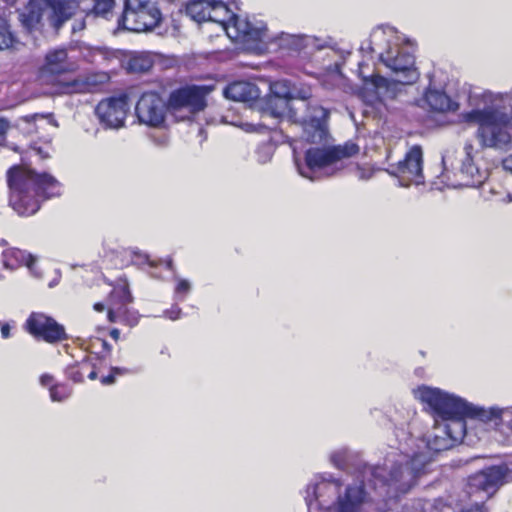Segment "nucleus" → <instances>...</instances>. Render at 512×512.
<instances>
[{
	"label": "nucleus",
	"instance_id": "nucleus-22",
	"mask_svg": "<svg viewBox=\"0 0 512 512\" xmlns=\"http://www.w3.org/2000/svg\"><path fill=\"white\" fill-rule=\"evenodd\" d=\"M424 100L430 109L436 110L437 112H445V110H456L458 105L452 101L445 90L431 88L426 89L424 94Z\"/></svg>",
	"mask_w": 512,
	"mask_h": 512
},
{
	"label": "nucleus",
	"instance_id": "nucleus-5",
	"mask_svg": "<svg viewBox=\"0 0 512 512\" xmlns=\"http://www.w3.org/2000/svg\"><path fill=\"white\" fill-rule=\"evenodd\" d=\"M358 151L359 145L354 142L332 147H311L304 152L303 157L293 148V160L300 175L315 181L338 174L345 166L344 159L356 155Z\"/></svg>",
	"mask_w": 512,
	"mask_h": 512
},
{
	"label": "nucleus",
	"instance_id": "nucleus-12",
	"mask_svg": "<svg viewBox=\"0 0 512 512\" xmlns=\"http://www.w3.org/2000/svg\"><path fill=\"white\" fill-rule=\"evenodd\" d=\"M220 25L227 32L228 37L235 40L265 41L269 38L267 26L263 21L252 23L248 18L240 17L235 13H230L229 21L224 18V22Z\"/></svg>",
	"mask_w": 512,
	"mask_h": 512
},
{
	"label": "nucleus",
	"instance_id": "nucleus-1",
	"mask_svg": "<svg viewBox=\"0 0 512 512\" xmlns=\"http://www.w3.org/2000/svg\"><path fill=\"white\" fill-rule=\"evenodd\" d=\"M415 395L435 420L433 431L426 436V449L417 452L392 449L385 454L381 465L374 466L363 462L352 450H335L330 455L333 466L346 473H357L361 483L344 485L341 478L327 472L314 476L306 487L308 512H363L366 503L373 500L400 499L429 472L433 451L451 449L468 436L466 418L497 428L502 424V414L508 410L475 406L441 388L422 386Z\"/></svg>",
	"mask_w": 512,
	"mask_h": 512
},
{
	"label": "nucleus",
	"instance_id": "nucleus-58",
	"mask_svg": "<svg viewBox=\"0 0 512 512\" xmlns=\"http://www.w3.org/2000/svg\"><path fill=\"white\" fill-rule=\"evenodd\" d=\"M236 1L237 0H228V2H230L231 4H236Z\"/></svg>",
	"mask_w": 512,
	"mask_h": 512
},
{
	"label": "nucleus",
	"instance_id": "nucleus-14",
	"mask_svg": "<svg viewBox=\"0 0 512 512\" xmlns=\"http://www.w3.org/2000/svg\"><path fill=\"white\" fill-rule=\"evenodd\" d=\"M169 109L158 92H144L137 101L135 112L140 122L149 126H161Z\"/></svg>",
	"mask_w": 512,
	"mask_h": 512
},
{
	"label": "nucleus",
	"instance_id": "nucleus-25",
	"mask_svg": "<svg viewBox=\"0 0 512 512\" xmlns=\"http://www.w3.org/2000/svg\"><path fill=\"white\" fill-rule=\"evenodd\" d=\"M153 59L148 54H133L126 62V70L130 73H145L152 69Z\"/></svg>",
	"mask_w": 512,
	"mask_h": 512
},
{
	"label": "nucleus",
	"instance_id": "nucleus-39",
	"mask_svg": "<svg viewBox=\"0 0 512 512\" xmlns=\"http://www.w3.org/2000/svg\"><path fill=\"white\" fill-rule=\"evenodd\" d=\"M96 342H99L102 346L101 355H105V359L108 355H110L112 351V346L109 344L106 340H101V338H96L94 342H92V345L94 346Z\"/></svg>",
	"mask_w": 512,
	"mask_h": 512
},
{
	"label": "nucleus",
	"instance_id": "nucleus-23",
	"mask_svg": "<svg viewBox=\"0 0 512 512\" xmlns=\"http://www.w3.org/2000/svg\"><path fill=\"white\" fill-rule=\"evenodd\" d=\"M85 367H92L90 372L88 373V378L96 379V367L97 364L93 363L91 360H86V355L80 361H75L73 364H69L65 368V375L67 378L72 379L74 382H81L84 379V369Z\"/></svg>",
	"mask_w": 512,
	"mask_h": 512
},
{
	"label": "nucleus",
	"instance_id": "nucleus-41",
	"mask_svg": "<svg viewBox=\"0 0 512 512\" xmlns=\"http://www.w3.org/2000/svg\"><path fill=\"white\" fill-rule=\"evenodd\" d=\"M11 336V325L9 322H3L1 324V337L4 339L10 338Z\"/></svg>",
	"mask_w": 512,
	"mask_h": 512
},
{
	"label": "nucleus",
	"instance_id": "nucleus-34",
	"mask_svg": "<svg viewBox=\"0 0 512 512\" xmlns=\"http://www.w3.org/2000/svg\"><path fill=\"white\" fill-rule=\"evenodd\" d=\"M257 160L260 163H266L272 158L273 152L270 145H260L256 150Z\"/></svg>",
	"mask_w": 512,
	"mask_h": 512
},
{
	"label": "nucleus",
	"instance_id": "nucleus-43",
	"mask_svg": "<svg viewBox=\"0 0 512 512\" xmlns=\"http://www.w3.org/2000/svg\"><path fill=\"white\" fill-rule=\"evenodd\" d=\"M113 382H115V373H114L113 367H112L108 376L101 377V384L110 385V384H113Z\"/></svg>",
	"mask_w": 512,
	"mask_h": 512
},
{
	"label": "nucleus",
	"instance_id": "nucleus-48",
	"mask_svg": "<svg viewBox=\"0 0 512 512\" xmlns=\"http://www.w3.org/2000/svg\"><path fill=\"white\" fill-rule=\"evenodd\" d=\"M112 371L114 372L115 377H116V375H123V374H127V372H129L128 368H123V367H112Z\"/></svg>",
	"mask_w": 512,
	"mask_h": 512
},
{
	"label": "nucleus",
	"instance_id": "nucleus-6",
	"mask_svg": "<svg viewBox=\"0 0 512 512\" xmlns=\"http://www.w3.org/2000/svg\"><path fill=\"white\" fill-rule=\"evenodd\" d=\"M78 7L77 0H28L19 10V20L28 31L40 30L44 11L49 9L48 22L57 31L75 15Z\"/></svg>",
	"mask_w": 512,
	"mask_h": 512
},
{
	"label": "nucleus",
	"instance_id": "nucleus-54",
	"mask_svg": "<svg viewBox=\"0 0 512 512\" xmlns=\"http://www.w3.org/2000/svg\"><path fill=\"white\" fill-rule=\"evenodd\" d=\"M91 368H92V367H85V369H84V374H85V372H86V373H87V375H88V372H90Z\"/></svg>",
	"mask_w": 512,
	"mask_h": 512
},
{
	"label": "nucleus",
	"instance_id": "nucleus-9",
	"mask_svg": "<svg viewBox=\"0 0 512 512\" xmlns=\"http://www.w3.org/2000/svg\"><path fill=\"white\" fill-rule=\"evenodd\" d=\"M212 86L207 85H185L172 90L168 99L169 109L173 113L186 110V117H191L195 113L204 110L207 105V96L212 90ZM181 116V119H185Z\"/></svg>",
	"mask_w": 512,
	"mask_h": 512
},
{
	"label": "nucleus",
	"instance_id": "nucleus-62",
	"mask_svg": "<svg viewBox=\"0 0 512 512\" xmlns=\"http://www.w3.org/2000/svg\"><path fill=\"white\" fill-rule=\"evenodd\" d=\"M15 1H16V0H12V1H10V4H11V5H14V4H15Z\"/></svg>",
	"mask_w": 512,
	"mask_h": 512
},
{
	"label": "nucleus",
	"instance_id": "nucleus-8",
	"mask_svg": "<svg viewBox=\"0 0 512 512\" xmlns=\"http://www.w3.org/2000/svg\"><path fill=\"white\" fill-rule=\"evenodd\" d=\"M163 0H124V11L118 19L119 27L130 31H147L162 21Z\"/></svg>",
	"mask_w": 512,
	"mask_h": 512
},
{
	"label": "nucleus",
	"instance_id": "nucleus-21",
	"mask_svg": "<svg viewBox=\"0 0 512 512\" xmlns=\"http://www.w3.org/2000/svg\"><path fill=\"white\" fill-rule=\"evenodd\" d=\"M271 91L273 93L272 103L280 104V109H273L274 117H282L286 112H292L291 100L293 94L287 83L284 80H277L272 83Z\"/></svg>",
	"mask_w": 512,
	"mask_h": 512
},
{
	"label": "nucleus",
	"instance_id": "nucleus-50",
	"mask_svg": "<svg viewBox=\"0 0 512 512\" xmlns=\"http://www.w3.org/2000/svg\"><path fill=\"white\" fill-rule=\"evenodd\" d=\"M134 315L137 317V323H138L139 315L137 314V312L129 311V309H128V313L126 314L127 319H130V320L133 319Z\"/></svg>",
	"mask_w": 512,
	"mask_h": 512
},
{
	"label": "nucleus",
	"instance_id": "nucleus-16",
	"mask_svg": "<svg viewBox=\"0 0 512 512\" xmlns=\"http://www.w3.org/2000/svg\"><path fill=\"white\" fill-rule=\"evenodd\" d=\"M26 329L36 338L47 342L62 341L66 338L65 328L58 324L54 318L47 317L41 312H33L26 321Z\"/></svg>",
	"mask_w": 512,
	"mask_h": 512
},
{
	"label": "nucleus",
	"instance_id": "nucleus-35",
	"mask_svg": "<svg viewBox=\"0 0 512 512\" xmlns=\"http://www.w3.org/2000/svg\"><path fill=\"white\" fill-rule=\"evenodd\" d=\"M132 261L138 266L147 263L151 269H155L159 264L155 260H150V256L146 255V253H134Z\"/></svg>",
	"mask_w": 512,
	"mask_h": 512
},
{
	"label": "nucleus",
	"instance_id": "nucleus-44",
	"mask_svg": "<svg viewBox=\"0 0 512 512\" xmlns=\"http://www.w3.org/2000/svg\"><path fill=\"white\" fill-rule=\"evenodd\" d=\"M54 377L51 374H42L40 377V383L42 385H49L51 387Z\"/></svg>",
	"mask_w": 512,
	"mask_h": 512
},
{
	"label": "nucleus",
	"instance_id": "nucleus-59",
	"mask_svg": "<svg viewBox=\"0 0 512 512\" xmlns=\"http://www.w3.org/2000/svg\"><path fill=\"white\" fill-rule=\"evenodd\" d=\"M445 161H446V157H445V155H442V162L445 163Z\"/></svg>",
	"mask_w": 512,
	"mask_h": 512
},
{
	"label": "nucleus",
	"instance_id": "nucleus-29",
	"mask_svg": "<svg viewBox=\"0 0 512 512\" xmlns=\"http://www.w3.org/2000/svg\"><path fill=\"white\" fill-rule=\"evenodd\" d=\"M17 43L6 21H0V50L15 47Z\"/></svg>",
	"mask_w": 512,
	"mask_h": 512
},
{
	"label": "nucleus",
	"instance_id": "nucleus-36",
	"mask_svg": "<svg viewBox=\"0 0 512 512\" xmlns=\"http://www.w3.org/2000/svg\"><path fill=\"white\" fill-rule=\"evenodd\" d=\"M86 359H90L96 364V375L98 369H101L105 365V355H101V353L86 355Z\"/></svg>",
	"mask_w": 512,
	"mask_h": 512
},
{
	"label": "nucleus",
	"instance_id": "nucleus-20",
	"mask_svg": "<svg viewBox=\"0 0 512 512\" xmlns=\"http://www.w3.org/2000/svg\"><path fill=\"white\" fill-rule=\"evenodd\" d=\"M224 95L227 99L249 102V100L257 99L260 96V90L255 83L237 80L225 87Z\"/></svg>",
	"mask_w": 512,
	"mask_h": 512
},
{
	"label": "nucleus",
	"instance_id": "nucleus-49",
	"mask_svg": "<svg viewBox=\"0 0 512 512\" xmlns=\"http://www.w3.org/2000/svg\"><path fill=\"white\" fill-rule=\"evenodd\" d=\"M110 336L115 340V341H118V339L120 338V330H118V328H112L110 330Z\"/></svg>",
	"mask_w": 512,
	"mask_h": 512
},
{
	"label": "nucleus",
	"instance_id": "nucleus-4",
	"mask_svg": "<svg viewBox=\"0 0 512 512\" xmlns=\"http://www.w3.org/2000/svg\"><path fill=\"white\" fill-rule=\"evenodd\" d=\"M9 203L19 215L35 214L44 199L61 195V183L49 173H37L32 168L14 165L7 172Z\"/></svg>",
	"mask_w": 512,
	"mask_h": 512
},
{
	"label": "nucleus",
	"instance_id": "nucleus-19",
	"mask_svg": "<svg viewBox=\"0 0 512 512\" xmlns=\"http://www.w3.org/2000/svg\"><path fill=\"white\" fill-rule=\"evenodd\" d=\"M219 8L227 11L222 0H189L185 6V12L196 22L207 21L208 19V21L218 22L220 24V22H224L225 20L212 16L210 12V9L217 11Z\"/></svg>",
	"mask_w": 512,
	"mask_h": 512
},
{
	"label": "nucleus",
	"instance_id": "nucleus-13",
	"mask_svg": "<svg viewBox=\"0 0 512 512\" xmlns=\"http://www.w3.org/2000/svg\"><path fill=\"white\" fill-rule=\"evenodd\" d=\"M128 110V96L119 95L111 96L99 102L96 105L95 114L104 127L119 129V127L125 125Z\"/></svg>",
	"mask_w": 512,
	"mask_h": 512
},
{
	"label": "nucleus",
	"instance_id": "nucleus-26",
	"mask_svg": "<svg viewBox=\"0 0 512 512\" xmlns=\"http://www.w3.org/2000/svg\"><path fill=\"white\" fill-rule=\"evenodd\" d=\"M128 313V308H122V306H116L111 302L110 298L108 299V319L110 322H124L130 326H134L137 323L136 315L133 318L127 319L126 314Z\"/></svg>",
	"mask_w": 512,
	"mask_h": 512
},
{
	"label": "nucleus",
	"instance_id": "nucleus-3",
	"mask_svg": "<svg viewBox=\"0 0 512 512\" xmlns=\"http://www.w3.org/2000/svg\"><path fill=\"white\" fill-rule=\"evenodd\" d=\"M511 101L512 90L497 95L483 92L469 96V104L474 107L464 112L462 119L478 125L476 138L483 148L507 149L511 145L512 108L507 107Z\"/></svg>",
	"mask_w": 512,
	"mask_h": 512
},
{
	"label": "nucleus",
	"instance_id": "nucleus-11",
	"mask_svg": "<svg viewBox=\"0 0 512 512\" xmlns=\"http://www.w3.org/2000/svg\"><path fill=\"white\" fill-rule=\"evenodd\" d=\"M329 111L318 104L306 105V115L302 120V137L310 143L326 145L329 138Z\"/></svg>",
	"mask_w": 512,
	"mask_h": 512
},
{
	"label": "nucleus",
	"instance_id": "nucleus-55",
	"mask_svg": "<svg viewBox=\"0 0 512 512\" xmlns=\"http://www.w3.org/2000/svg\"><path fill=\"white\" fill-rule=\"evenodd\" d=\"M36 152H37V153H40V155H43V151H42V149H41V148H37V149H36Z\"/></svg>",
	"mask_w": 512,
	"mask_h": 512
},
{
	"label": "nucleus",
	"instance_id": "nucleus-17",
	"mask_svg": "<svg viewBox=\"0 0 512 512\" xmlns=\"http://www.w3.org/2000/svg\"><path fill=\"white\" fill-rule=\"evenodd\" d=\"M509 469L505 463L501 465L487 466L484 469L476 472L469 479L470 485L477 487L478 489L495 490L497 487L503 485L506 476L509 474Z\"/></svg>",
	"mask_w": 512,
	"mask_h": 512
},
{
	"label": "nucleus",
	"instance_id": "nucleus-33",
	"mask_svg": "<svg viewBox=\"0 0 512 512\" xmlns=\"http://www.w3.org/2000/svg\"><path fill=\"white\" fill-rule=\"evenodd\" d=\"M36 256L32 255V253H30V257L29 259H27L26 261V267L29 271V273L35 277V279H42L43 277V272L42 270H40V268H38L37 264H36Z\"/></svg>",
	"mask_w": 512,
	"mask_h": 512
},
{
	"label": "nucleus",
	"instance_id": "nucleus-31",
	"mask_svg": "<svg viewBox=\"0 0 512 512\" xmlns=\"http://www.w3.org/2000/svg\"><path fill=\"white\" fill-rule=\"evenodd\" d=\"M191 289V285L187 279H178V283L175 287V299L178 302H182L185 299L186 295H188Z\"/></svg>",
	"mask_w": 512,
	"mask_h": 512
},
{
	"label": "nucleus",
	"instance_id": "nucleus-2",
	"mask_svg": "<svg viewBox=\"0 0 512 512\" xmlns=\"http://www.w3.org/2000/svg\"><path fill=\"white\" fill-rule=\"evenodd\" d=\"M360 50L376 53L380 61L394 74L392 79L381 75L366 76L363 71L364 63H359V75L364 86H372L376 94L383 99H393L402 86L413 84L420 77L412 47L403 44L395 27L389 24L376 27L369 39L361 44Z\"/></svg>",
	"mask_w": 512,
	"mask_h": 512
},
{
	"label": "nucleus",
	"instance_id": "nucleus-52",
	"mask_svg": "<svg viewBox=\"0 0 512 512\" xmlns=\"http://www.w3.org/2000/svg\"><path fill=\"white\" fill-rule=\"evenodd\" d=\"M163 263L165 264L167 269H173V260L172 259L164 260Z\"/></svg>",
	"mask_w": 512,
	"mask_h": 512
},
{
	"label": "nucleus",
	"instance_id": "nucleus-7",
	"mask_svg": "<svg viewBox=\"0 0 512 512\" xmlns=\"http://www.w3.org/2000/svg\"><path fill=\"white\" fill-rule=\"evenodd\" d=\"M73 70V64L68 58L65 47H55L48 50L39 68V76L45 83H56L58 93H82L87 85L79 79L61 80L65 73Z\"/></svg>",
	"mask_w": 512,
	"mask_h": 512
},
{
	"label": "nucleus",
	"instance_id": "nucleus-57",
	"mask_svg": "<svg viewBox=\"0 0 512 512\" xmlns=\"http://www.w3.org/2000/svg\"><path fill=\"white\" fill-rule=\"evenodd\" d=\"M151 276H153V277H159V275H157V273H155V272H151Z\"/></svg>",
	"mask_w": 512,
	"mask_h": 512
},
{
	"label": "nucleus",
	"instance_id": "nucleus-42",
	"mask_svg": "<svg viewBox=\"0 0 512 512\" xmlns=\"http://www.w3.org/2000/svg\"><path fill=\"white\" fill-rule=\"evenodd\" d=\"M86 27V21L84 18H81L80 20L74 21L72 25V33H77V31L84 30Z\"/></svg>",
	"mask_w": 512,
	"mask_h": 512
},
{
	"label": "nucleus",
	"instance_id": "nucleus-53",
	"mask_svg": "<svg viewBox=\"0 0 512 512\" xmlns=\"http://www.w3.org/2000/svg\"><path fill=\"white\" fill-rule=\"evenodd\" d=\"M9 148H11L13 151H16V152H19V148L17 147V145H8Z\"/></svg>",
	"mask_w": 512,
	"mask_h": 512
},
{
	"label": "nucleus",
	"instance_id": "nucleus-28",
	"mask_svg": "<svg viewBox=\"0 0 512 512\" xmlns=\"http://www.w3.org/2000/svg\"><path fill=\"white\" fill-rule=\"evenodd\" d=\"M72 392L73 388L69 386V384L65 383L53 384L51 387H49L50 398L53 401L67 400Z\"/></svg>",
	"mask_w": 512,
	"mask_h": 512
},
{
	"label": "nucleus",
	"instance_id": "nucleus-63",
	"mask_svg": "<svg viewBox=\"0 0 512 512\" xmlns=\"http://www.w3.org/2000/svg\"><path fill=\"white\" fill-rule=\"evenodd\" d=\"M462 512H470V511H462Z\"/></svg>",
	"mask_w": 512,
	"mask_h": 512
},
{
	"label": "nucleus",
	"instance_id": "nucleus-45",
	"mask_svg": "<svg viewBox=\"0 0 512 512\" xmlns=\"http://www.w3.org/2000/svg\"><path fill=\"white\" fill-rule=\"evenodd\" d=\"M60 280H61V272H60V270H59V269H57V270H56V276H55V278H53V279L51 280V282H49V283H48V286H49V287L57 286V284H59Z\"/></svg>",
	"mask_w": 512,
	"mask_h": 512
},
{
	"label": "nucleus",
	"instance_id": "nucleus-32",
	"mask_svg": "<svg viewBox=\"0 0 512 512\" xmlns=\"http://www.w3.org/2000/svg\"><path fill=\"white\" fill-rule=\"evenodd\" d=\"M115 4V0H94L93 11L97 15H106L111 11Z\"/></svg>",
	"mask_w": 512,
	"mask_h": 512
},
{
	"label": "nucleus",
	"instance_id": "nucleus-51",
	"mask_svg": "<svg viewBox=\"0 0 512 512\" xmlns=\"http://www.w3.org/2000/svg\"><path fill=\"white\" fill-rule=\"evenodd\" d=\"M94 308L98 312H102V310H104L105 306H104V304H102V302H96V304H94Z\"/></svg>",
	"mask_w": 512,
	"mask_h": 512
},
{
	"label": "nucleus",
	"instance_id": "nucleus-24",
	"mask_svg": "<svg viewBox=\"0 0 512 512\" xmlns=\"http://www.w3.org/2000/svg\"><path fill=\"white\" fill-rule=\"evenodd\" d=\"M30 253L26 250L18 249V247H12L11 249L4 250L2 253L3 265L8 269H17V267L27 266V259H29Z\"/></svg>",
	"mask_w": 512,
	"mask_h": 512
},
{
	"label": "nucleus",
	"instance_id": "nucleus-10",
	"mask_svg": "<svg viewBox=\"0 0 512 512\" xmlns=\"http://www.w3.org/2000/svg\"><path fill=\"white\" fill-rule=\"evenodd\" d=\"M386 171L388 174L396 176L402 187H409L411 184H424L422 147L413 145L401 161L390 164Z\"/></svg>",
	"mask_w": 512,
	"mask_h": 512
},
{
	"label": "nucleus",
	"instance_id": "nucleus-15",
	"mask_svg": "<svg viewBox=\"0 0 512 512\" xmlns=\"http://www.w3.org/2000/svg\"><path fill=\"white\" fill-rule=\"evenodd\" d=\"M464 157L458 170V181L452 183L453 187H480L488 178L486 170H480L474 163L475 147L472 142H466L463 148Z\"/></svg>",
	"mask_w": 512,
	"mask_h": 512
},
{
	"label": "nucleus",
	"instance_id": "nucleus-30",
	"mask_svg": "<svg viewBox=\"0 0 512 512\" xmlns=\"http://www.w3.org/2000/svg\"><path fill=\"white\" fill-rule=\"evenodd\" d=\"M422 512H441L444 502L442 499H422L417 504Z\"/></svg>",
	"mask_w": 512,
	"mask_h": 512
},
{
	"label": "nucleus",
	"instance_id": "nucleus-56",
	"mask_svg": "<svg viewBox=\"0 0 512 512\" xmlns=\"http://www.w3.org/2000/svg\"><path fill=\"white\" fill-rule=\"evenodd\" d=\"M380 512H400V511H393V510H383V511H380Z\"/></svg>",
	"mask_w": 512,
	"mask_h": 512
},
{
	"label": "nucleus",
	"instance_id": "nucleus-27",
	"mask_svg": "<svg viewBox=\"0 0 512 512\" xmlns=\"http://www.w3.org/2000/svg\"><path fill=\"white\" fill-rule=\"evenodd\" d=\"M111 302L116 306L127 307L128 303L132 302L133 296L129 290L127 283L124 285L115 286L109 294Z\"/></svg>",
	"mask_w": 512,
	"mask_h": 512
},
{
	"label": "nucleus",
	"instance_id": "nucleus-47",
	"mask_svg": "<svg viewBox=\"0 0 512 512\" xmlns=\"http://www.w3.org/2000/svg\"><path fill=\"white\" fill-rule=\"evenodd\" d=\"M503 166L508 171H512V154L503 160Z\"/></svg>",
	"mask_w": 512,
	"mask_h": 512
},
{
	"label": "nucleus",
	"instance_id": "nucleus-64",
	"mask_svg": "<svg viewBox=\"0 0 512 512\" xmlns=\"http://www.w3.org/2000/svg\"><path fill=\"white\" fill-rule=\"evenodd\" d=\"M480 512H485L484 510H481Z\"/></svg>",
	"mask_w": 512,
	"mask_h": 512
},
{
	"label": "nucleus",
	"instance_id": "nucleus-38",
	"mask_svg": "<svg viewBox=\"0 0 512 512\" xmlns=\"http://www.w3.org/2000/svg\"><path fill=\"white\" fill-rule=\"evenodd\" d=\"M181 314V308H179L178 305L172 306L170 309H166L164 311V316H166L169 319H179Z\"/></svg>",
	"mask_w": 512,
	"mask_h": 512
},
{
	"label": "nucleus",
	"instance_id": "nucleus-60",
	"mask_svg": "<svg viewBox=\"0 0 512 512\" xmlns=\"http://www.w3.org/2000/svg\"><path fill=\"white\" fill-rule=\"evenodd\" d=\"M301 103H302L303 105H307V104H306V102H305V99H304V98H303V99H301Z\"/></svg>",
	"mask_w": 512,
	"mask_h": 512
},
{
	"label": "nucleus",
	"instance_id": "nucleus-18",
	"mask_svg": "<svg viewBox=\"0 0 512 512\" xmlns=\"http://www.w3.org/2000/svg\"><path fill=\"white\" fill-rule=\"evenodd\" d=\"M311 37L307 34H291L281 32L269 40L270 49L279 53L282 57L285 55H296L304 48L308 47Z\"/></svg>",
	"mask_w": 512,
	"mask_h": 512
},
{
	"label": "nucleus",
	"instance_id": "nucleus-37",
	"mask_svg": "<svg viewBox=\"0 0 512 512\" xmlns=\"http://www.w3.org/2000/svg\"><path fill=\"white\" fill-rule=\"evenodd\" d=\"M10 127L9 121L0 116V145H4L6 141V133Z\"/></svg>",
	"mask_w": 512,
	"mask_h": 512
},
{
	"label": "nucleus",
	"instance_id": "nucleus-46",
	"mask_svg": "<svg viewBox=\"0 0 512 512\" xmlns=\"http://www.w3.org/2000/svg\"><path fill=\"white\" fill-rule=\"evenodd\" d=\"M268 109L270 115H273V109H281L280 104H273V96L268 100Z\"/></svg>",
	"mask_w": 512,
	"mask_h": 512
},
{
	"label": "nucleus",
	"instance_id": "nucleus-40",
	"mask_svg": "<svg viewBox=\"0 0 512 512\" xmlns=\"http://www.w3.org/2000/svg\"><path fill=\"white\" fill-rule=\"evenodd\" d=\"M222 2L224 4L226 11L222 10V8H219L217 11L210 10V12L212 15H215L218 18H225L226 21H229V15H231V11H230L227 3H225L224 0H222Z\"/></svg>",
	"mask_w": 512,
	"mask_h": 512
},
{
	"label": "nucleus",
	"instance_id": "nucleus-61",
	"mask_svg": "<svg viewBox=\"0 0 512 512\" xmlns=\"http://www.w3.org/2000/svg\"><path fill=\"white\" fill-rule=\"evenodd\" d=\"M508 198H509V201H512V196H511V194H508Z\"/></svg>",
	"mask_w": 512,
	"mask_h": 512
}]
</instances>
